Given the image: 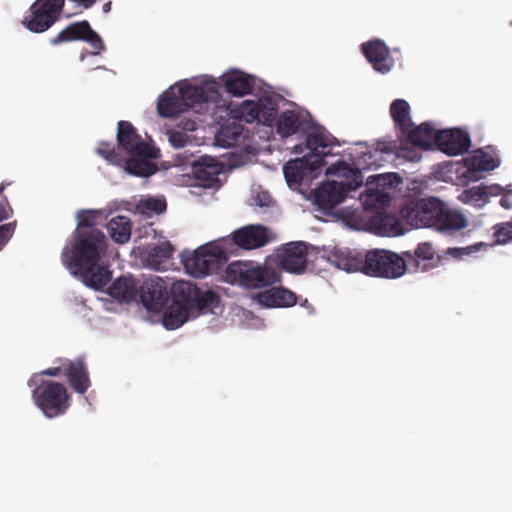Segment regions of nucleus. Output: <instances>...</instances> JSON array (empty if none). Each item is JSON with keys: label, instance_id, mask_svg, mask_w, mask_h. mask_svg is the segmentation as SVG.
<instances>
[{"label": "nucleus", "instance_id": "nucleus-1", "mask_svg": "<svg viewBox=\"0 0 512 512\" xmlns=\"http://www.w3.org/2000/svg\"><path fill=\"white\" fill-rule=\"evenodd\" d=\"M100 217L101 213L95 210L78 212L73 244L65 246L61 254L63 264L87 287L95 290H102L112 278L109 265L102 260L107 249V238L95 228Z\"/></svg>", "mask_w": 512, "mask_h": 512}, {"label": "nucleus", "instance_id": "nucleus-2", "mask_svg": "<svg viewBox=\"0 0 512 512\" xmlns=\"http://www.w3.org/2000/svg\"><path fill=\"white\" fill-rule=\"evenodd\" d=\"M336 139L323 131H314L307 135L306 148L311 153L287 162L283 167L288 184H302L307 178L316 177L325 165L324 157L331 154Z\"/></svg>", "mask_w": 512, "mask_h": 512}, {"label": "nucleus", "instance_id": "nucleus-3", "mask_svg": "<svg viewBox=\"0 0 512 512\" xmlns=\"http://www.w3.org/2000/svg\"><path fill=\"white\" fill-rule=\"evenodd\" d=\"M218 97L219 91L215 81L201 85L172 86L160 96L157 110L162 117H173L197 104L214 102Z\"/></svg>", "mask_w": 512, "mask_h": 512}, {"label": "nucleus", "instance_id": "nucleus-4", "mask_svg": "<svg viewBox=\"0 0 512 512\" xmlns=\"http://www.w3.org/2000/svg\"><path fill=\"white\" fill-rule=\"evenodd\" d=\"M326 175L344 177L346 182L327 181L314 192V202L322 210L329 211L343 202L347 194L362 186L363 175L359 169L344 161H337L326 169Z\"/></svg>", "mask_w": 512, "mask_h": 512}, {"label": "nucleus", "instance_id": "nucleus-5", "mask_svg": "<svg viewBox=\"0 0 512 512\" xmlns=\"http://www.w3.org/2000/svg\"><path fill=\"white\" fill-rule=\"evenodd\" d=\"M409 111L410 106L403 99L394 100L390 106V114L395 125L400 127L403 132L408 133V140L423 149H430L435 145L440 151L448 154V129L436 131L429 123H422L414 129H410L412 122Z\"/></svg>", "mask_w": 512, "mask_h": 512}, {"label": "nucleus", "instance_id": "nucleus-6", "mask_svg": "<svg viewBox=\"0 0 512 512\" xmlns=\"http://www.w3.org/2000/svg\"><path fill=\"white\" fill-rule=\"evenodd\" d=\"M226 278L232 284L247 289H262L281 281V275L267 266H252L250 263L235 261L226 267Z\"/></svg>", "mask_w": 512, "mask_h": 512}, {"label": "nucleus", "instance_id": "nucleus-7", "mask_svg": "<svg viewBox=\"0 0 512 512\" xmlns=\"http://www.w3.org/2000/svg\"><path fill=\"white\" fill-rule=\"evenodd\" d=\"M32 397L36 406L48 418L66 413L70 407V395L64 384L52 380L42 381L33 389Z\"/></svg>", "mask_w": 512, "mask_h": 512}, {"label": "nucleus", "instance_id": "nucleus-8", "mask_svg": "<svg viewBox=\"0 0 512 512\" xmlns=\"http://www.w3.org/2000/svg\"><path fill=\"white\" fill-rule=\"evenodd\" d=\"M185 270L193 277L202 278L217 273L227 262L225 251L213 244L203 245L193 253L183 256Z\"/></svg>", "mask_w": 512, "mask_h": 512}, {"label": "nucleus", "instance_id": "nucleus-9", "mask_svg": "<svg viewBox=\"0 0 512 512\" xmlns=\"http://www.w3.org/2000/svg\"><path fill=\"white\" fill-rule=\"evenodd\" d=\"M65 0H36L26 11L22 25L33 33H43L59 19Z\"/></svg>", "mask_w": 512, "mask_h": 512}, {"label": "nucleus", "instance_id": "nucleus-10", "mask_svg": "<svg viewBox=\"0 0 512 512\" xmlns=\"http://www.w3.org/2000/svg\"><path fill=\"white\" fill-rule=\"evenodd\" d=\"M500 163L501 160L498 157L478 148L463 158L461 162L450 161V172L455 167L454 171L462 183L474 182L483 178L485 172L498 168Z\"/></svg>", "mask_w": 512, "mask_h": 512}, {"label": "nucleus", "instance_id": "nucleus-11", "mask_svg": "<svg viewBox=\"0 0 512 512\" xmlns=\"http://www.w3.org/2000/svg\"><path fill=\"white\" fill-rule=\"evenodd\" d=\"M406 270L405 259L397 253L385 249H372L366 252L364 274L374 277L395 279Z\"/></svg>", "mask_w": 512, "mask_h": 512}, {"label": "nucleus", "instance_id": "nucleus-12", "mask_svg": "<svg viewBox=\"0 0 512 512\" xmlns=\"http://www.w3.org/2000/svg\"><path fill=\"white\" fill-rule=\"evenodd\" d=\"M408 217L417 227L448 228V212H444L443 203L437 198L421 199L408 212Z\"/></svg>", "mask_w": 512, "mask_h": 512}, {"label": "nucleus", "instance_id": "nucleus-13", "mask_svg": "<svg viewBox=\"0 0 512 512\" xmlns=\"http://www.w3.org/2000/svg\"><path fill=\"white\" fill-rule=\"evenodd\" d=\"M73 41H84L90 44L95 50L93 54L98 55L105 49L100 35L94 31L87 20L77 21L62 29L56 36L50 39L53 46Z\"/></svg>", "mask_w": 512, "mask_h": 512}, {"label": "nucleus", "instance_id": "nucleus-14", "mask_svg": "<svg viewBox=\"0 0 512 512\" xmlns=\"http://www.w3.org/2000/svg\"><path fill=\"white\" fill-rule=\"evenodd\" d=\"M139 297L147 310L159 312L169 300L168 283L159 276L145 278L139 286Z\"/></svg>", "mask_w": 512, "mask_h": 512}, {"label": "nucleus", "instance_id": "nucleus-15", "mask_svg": "<svg viewBox=\"0 0 512 512\" xmlns=\"http://www.w3.org/2000/svg\"><path fill=\"white\" fill-rule=\"evenodd\" d=\"M246 122L257 121L266 126H272L276 120L278 103L270 96L259 98L257 101L245 100L239 108Z\"/></svg>", "mask_w": 512, "mask_h": 512}, {"label": "nucleus", "instance_id": "nucleus-16", "mask_svg": "<svg viewBox=\"0 0 512 512\" xmlns=\"http://www.w3.org/2000/svg\"><path fill=\"white\" fill-rule=\"evenodd\" d=\"M231 239L241 249L254 250L266 246L275 236L266 226L250 224L233 231Z\"/></svg>", "mask_w": 512, "mask_h": 512}, {"label": "nucleus", "instance_id": "nucleus-17", "mask_svg": "<svg viewBox=\"0 0 512 512\" xmlns=\"http://www.w3.org/2000/svg\"><path fill=\"white\" fill-rule=\"evenodd\" d=\"M308 247L304 242H290L277 250L279 265L288 272L301 273L307 265Z\"/></svg>", "mask_w": 512, "mask_h": 512}, {"label": "nucleus", "instance_id": "nucleus-18", "mask_svg": "<svg viewBox=\"0 0 512 512\" xmlns=\"http://www.w3.org/2000/svg\"><path fill=\"white\" fill-rule=\"evenodd\" d=\"M117 141L129 155L152 156V147L142 141L141 136L128 121L118 123Z\"/></svg>", "mask_w": 512, "mask_h": 512}, {"label": "nucleus", "instance_id": "nucleus-19", "mask_svg": "<svg viewBox=\"0 0 512 512\" xmlns=\"http://www.w3.org/2000/svg\"><path fill=\"white\" fill-rule=\"evenodd\" d=\"M361 51L377 72L386 74L392 69L394 61L388 46L382 40L374 39L364 42L361 45Z\"/></svg>", "mask_w": 512, "mask_h": 512}, {"label": "nucleus", "instance_id": "nucleus-20", "mask_svg": "<svg viewBox=\"0 0 512 512\" xmlns=\"http://www.w3.org/2000/svg\"><path fill=\"white\" fill-rule=\"evenodd\" d=\"M222 169V164L210 156L200 157L191 167L197 185L206 188L214 187L219 182L218 176Z\"/></svg>", "mask_w": 512, "mask_h": 512}, {"label": "nucleus", "instance_id": "nucleus-21", "mask_svg": "<svg viewBox=\"0 0 512 512\" xmlns=\"http://www.w3.org/2000/svg\"><path fill=\"white\" fill-rule=\"evenodd\" d=\"M63 372L70 387L79 394H84L91 385L89 373L83 358L63 361Z\"/></svg>", "mask_w": 512, "mask_h": 512}, {"label": "nucleus", "instance_id": "nucleus-22", "mask_svg": "<svg viewBox=\"0 0 512 512\" xmlns=\"http://www.w3.org/2000/svg\"><path fill=\"white\" fill-rule=\"evenodd\" d=\"M503 187L498 184H481L463 190L458 196V200L463 204H469L476 208L484 207L490 200V197L500 196Z\"/></svg>", "mask_w": 512, "mask_h": 512}, {"label": "nucleus", "instance_id": "nucleus-23", "mask_svg": "<svg viewBox=\"0 0 512 512\" xmlns=\"http://www.w3.org/2000/svg\"><path fill=\"white\" fill-rule=\"evenodd\" d=\"M254 299L265 307H290L297 301L295 293L282 287L261 291L255 295Z\"/></svg>", "mask_w": 512, "mask_h": 512}, {"label": "nucleus", "instance_id": "nucleus-24", "mask_svg": "<svg viewBox=\"0 0 512 512\" xmlns=\"http://www.w3.org/2000/svg\"><path fill=\"white\" fill-rule=\"evenodd\" d=\"M226 92L233 96L242 97L252 92L254 78L242 71H232L223 77Z\"/></svg>", "mask_w": 512, "mask_h": 512}, {"label": "nucleus", "instance_id": "nucleus-25", "mask_svg": "<svg viewBox=\"0 0 512 512\" xmlns=\"http://www.w3.org/2000/svg\"><path fill=\"white\" fill-rule=\"evenodd\" d=\"M331 261L336 267L347 272L360 271L364 273L366 253L362 254L356 251L336 250L331 255Z\"/></svg>", "mask_w": 512, "mask_h": 512}, {"label": "nucleus", "instance_id": "nucleus-26", "mask_svg": "<svg viewBox=\"0 0 512 512\" xmlns=\"http://www.w3.org/2000/svg\"><path fill=\"white\" fill-rule=\"evenodd\" d=\"M137 281L129 276L117 278L108 288L109 295L119 301L131 302L136 300L139 294Z\"/></svg>", "mask_w": 512, "mask_h": 512}, {"label": "nucleus", "instance_id": "nucleus-27", "mask_svg": "<svg viewBox=\"0 0 512 512\" xmlns=\"http://www.w3.org/2000/svg\"><path fill=\"white\" fill-rule=\"evenodd\" d=\"M173 252L174 248L168 241L149 247L145 255V264L153 270H164L166 264L172 258Z\"/></svg>", "mask_w": 512, "mask_h": 512}, {"label": "nucleus", "instance_id": "nucleus-28", "mask_svg": "<svg viewBox=\"0 0 512 512\" xmlns=\"http://www.w3.org/2000/svg\"><path fill=\"white\" fill-rule=\"evenodd\" d=\"M198 287L189 281H177L171 286L172 303L193 311Z\"/></svg>", "mask_w": 512, "mask_h": 512}, {"label": "nucleus", "instance_id": "nucleus-29", "mask_svg": "<svg viewBox=\"0 0 512 512\" xmlns=\"http://www.w3.org/2000/svg\"><path fill=\"white\" fill-rule=\"evenodd\" d=\"M152 156L130 155L125 162V169L132 175L146 177L155 173L156 166L150 159L156 158V151L152 148Z\"/></svg>", "mask_w": 512, "mask_h": 512}, {"label": "nucleus", "instance_id": "nucleus-30", "mask_svg": "<svg viewBox=\"0 0 512 512\" xmlns=\"http://www.w3.org/2000/svg\"><path fill=\"white\" fill-rule=\"evenodd\" d=\"M191 316H193V311L171 303L164 311L162 322L165 328L174 330L181 327Z\"/></svg>", "mask_w": 512, "mask_h": 512}, {"label": "nucleus", "instance_id": "nucleus-31", "mask_svg": "<svg viewBox=\"0 0 512 512\" xmlns=\"http://www.w3.org/2000/svg\"><path fill=\"white\" fill-rule=\"evenodd\" d=\"M472 146L468 131L460 127H450V157L464 155Z\"/></svg>", "mask_w": 512, "mask_h": 512}, {"label": "nucleus", "instance_id": "nucleus-32", "mask_svg": "<svg viewBox=\"0 0 512 512\" xmlns=\"http://www.w3.org/2000/svg\"><path fill=\"white\" fill-rule=\"evenodd\" d=\"M131 226V221L127 217L117 216L108 222L107 229L115 242L123 244L130 239Z\"/></svg>", "mask_w": 512, "mask_h": 512}, {"label": "nucleus", "instance_id": "nucleus-33", "mask_svg": "<svg viewBox=\"0 0 512 512\" xmlns=\"http://www.w3.org/2000/svg\"><path fill=\"white\" fill-rule=\"evenodd\" d=\"M435 255V250L428 242L419 243L415 251L412 253L407 251L404 253L406 267H413L415 270L421 268L422 261L432 260Z\"/></svg>", "mask_w": 512, "mask_h": 512}, {"label": "nucleus", "instance_id": "nucleus-34", "mask_svg": "<svg viewBox=\"0 0 512 512\" xmlns=\"http://www.w3.org/2000/svg\"><path fill=\"white\" fill-rule=\"evenodd\" d=\"M220 298L218 294L212 290L201 291L198 288L197 297L193 306V316L212 311L218 306Z\"/></svg>", "mask_w": 512, "mask_h": 512}, {"label": "nucleus", "instance_id": "nucleus-35", "mask_svg": "<svg viewBox=\"0 0 512 512\" xmlns=\"http://www.w3.org/2000/svg\"><path fill=\"white\" fill-rule=\"evenodd\" d=\"M276 121V131L281 137H288L297 132L299 117L291 110L282 112Z\"/></svg>", "mask_w": 512, "mask_h": 512}, {"label": "nucleus", "instance_id": "nucleus-36", "mask_svg": "<svg viewBox=\"0 0 512 512\" xmlns=\"http://www.w3.org/2000/svg\"><path fill=\"white\" fill-rule=\"evenodd\" d=\"M391 197L388 193L380 190H370L363 198V204L366 209H381L388 206Z\"/></svg>", "mask_w": 512, "mask_h": 512}, {"label": "nucleus", "instance_id": "nucleus-37", "mask_svg": "<svg viewBox=\"0 0 512 512\" xmlns=\"http://www.w3.org/2000/svg\"><path fill=\"white\" fill-rule=\"evenodd\" d=\"M486 247H488V244L484 242H477L467 247H450V258L463 260Z\"/></svg>", "mask_w": 512, "mask_h": 512}, {"label": "nucleus", "instance_id": "nucleus-38", "mask_svg": "<svg viewBox=\"0 0 512 512\" xmlns=\"http://www.w3.org/2000/svg\"><path fill=\"white\" fill-rule=\"evenodd\" d=\"M374 223L385 233L397 234L399 232L400 222L395 216L380 214L375 218Z\"/></svg>", "mask_w": 512, "mask_h": 512}, {"label": "nucleus", "instance_id": "nucleus-39", "mask_svg": "<svg viewBox=\"0 0 512 512\" xmlns=\"http://www.w3.org/2000/svg\"><path fill=\"white\" fill-rule=\"evenodd\" d=\"M138 207L148 215L160 214L166 209V202L164 199L148 198L141 200Z\"/></svg>", "mask_w": 512, "mask_h": 512}, {"label": "nucleus", "instance_id": "nucleus-40", "mask_svg": "<svg viewBox=\"0 0 512 512\" xmlns=\"http://www.w3.org/2000/svg\"><path fill=\"white\" fill-rule=\"evenodd\" d=\"M494 237V244H506L512 241V222H505L495 225Z\"/></svg>", "mask_w": 512, "mask_h": 512}, {"label": "nucleus", "instance_id": "nucleus-41", "mask_svg": "<svg viewBox=\"0 0 512 512\" xmlns=\"http://www.w3.org/2000/svg\"><path fill=\"white\" fill-rule=\"evenodd\" d=\"M10 182L3 181L0 183V222H3L11 218L14 214V210L9 203L7 197L4 195L5 189L10 185Z\"/></svg>", "mask_w": 512, "mask_h": 512}, {"label": "nucleus", "instance_id": "nucleus-42", "mask_svg": "<svg viewBox=\"0 0 512 512\" xmlns=\"http://www.w3.org/2000/svg\"><path fill=\"white\" fill-rule=\"evenodd\" d=\"M468 225L469 221L462 212L450 209V237H454L457 231L467 228Z\"/></svg>", "mask_w": 512, "mask_h": 512}, {"label": "nucleus", "instance_id": "nucleus-43", "mask_svg": "<svg viewBox=\"0 0 512 512\" xmlns=\"http://www.w3.org/2000/svg\"><path fill=\"white\" fill-rule=\"evenodd\" d=\"M17 221L14 220L9 223L0 224V251L9 242L15 233Z\"/></svg>", "mask_w": 512, "mask_h": 512}, {"label": "nucleus", "instance_id": "nucleus-44", "mask_svg": "<svg viewBox=\"0 0 512 512\" xmlns=\"http://www.w3.org/2000/svg\"><path fill=\"white\" fill-rule=\"evenodd\" d=\"M169 142L174 148H183L187 142V135L185 132L170 130L168 132Z\"/></svg>", "mask_w": 512, "mask_h": 512}, {"label": "nucleus", "instance_id": "nucleus-45", "mask_svg": "<svg viewBox=\"0 0 512 512\" xmlns=\"http://www.w3.org/2000/svg\"><path fill=\"white\" fill-rule=\"evenodd\" d=\"M97 153L111 162L116 158L114 148L109 143H101L97 148Z\"/></svg>", "mask_w": 512, "mask_h": 512}, {"label": "nucleus", "instance_id": "nucleus-46", "mask_svg": "<svg viewBox=\"0 0 512 512\" xmlns=\"http://www.w3.org/2000/svg\"><path fill=\"white\" fill-rule=\"evenodd\" d=\"M255 202L260 207H268V206H270V204L272 202V198L268 192L263 191V192L257 193V195L255 197Z\"/></svg>", "mask_w": 512, "mask_h": 512}, {"label": "nucleus", "instance_id": "nucleus-47", "mask_svg": "<svg viewBox=\"0 0 512 512\" xmlns=\"http://www.w3.org/2000/svg\"><path fill=\"white\" fill-rule=\"evenodd\" d=\"M502 197L500 199V205L504 209H511L512 208V191L505 192L503 189L502 194H500Z\"/></svg>", "mask_w": 512, "mask_h": 512}, {"label": "nucleus", "instance_id": "nucleus-48", "mask_svg": "<svg viewBox=\"0 0 512 512\" xmlns=\"http://www.w3.org/2000/svg\"><path fill=\"white\" fill-rule=\"evenodd\" d=\"M61 371H63V362L58 367H51L43 370L41 372V375L55 377L58 376L61 373Z\"/></svg>", "mask_w": 512, "mask_h": 512}, {"label": "nucleus", "instance_id": "nucleus-49", "mask_svg": "<svg viewBox=\"0 0 512 512\" xmlns=\"http://www.w3.org/2000/svg\"><path fill=\"white\" fill-rule=\"evenodd\" d=\"M293 151L294 153L300 154L304 151V148L302 145H295Z\"/></svg>", "mask_w": 512, "mask_h": 512}, {"label": "nucleus", "instance_id": "nucleus-50", "mask_svg": "<svg viewBox=\"0 0 512 512\" xmlns=\"http://www.w3.org/2000/svg\"><path fill=\"white\" fill-rule=\"evenodd\" d=\"M111 10V2H107L103 5V12L108 13Z\"/></svg>", "mask_w": 512, "mask_h": 512}, {"label": "nucleus", "instance_id": "nucleus-51", "mask_svg": "<svg viewBox=\"0 0 512 512\" xmlns=\"http://www.w3.org/2000/svg\"><path fill=\"white\" fill-rule=\"evenodd\" d=\"M34 384V380L31 378L29 381H28V386H32Z\"/></svg>", "mask_w": 512, "mask_h": 512}]
</instances>
